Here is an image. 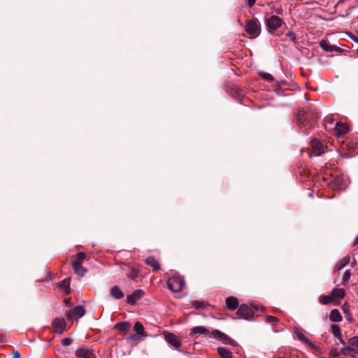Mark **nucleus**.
<instances>
[{"label": "nucleus", "instance_id": "obj_1", "mask_svg": "<svg viewBox=\"0 0 358 358\" xmlns=\"http://www.w3.org/2000/svg\"><path fill=\"white\" fill-rule=\"evenodd\" d=\"M323 181L326 185L335 190H342L344 189L343 186L345 184V178L343 176L333 174L331 175L330 178L323 177Z\"/></svg>", "mask_w": 358, "mask_h": 358}, {"label": "nucleus", "instance_id": "obj_2", "mask_svg": "<svg viewBox=\"0 0 358 358\" xmlns=\"http://www.w3.org/2000/svg\"><path fill=\"white\" fill-rule=\"evenodd\" d=\"M245 31L252 38L257 37L261 33V24L257 18L248 20L245 26Z\"/></svg>", "mask_w": 358, "mask_h": 358}, {"label": "nucleus", "instance_id": "obj_3", "mask_svg": "<svg viewBox=\"0 0 358 358\" xmlns=\"http://www.w3.org/2000/svg\"><path fill=\"white\" fill-rule=\"evenodd\" d=\"M185 284L184 280L180 276H173L167 280V286L173 292H178L182 290Z\"/></svg>", "mask_w": 358, "mask_h": 358}, {"label": "nucleus", "instance_id": "obj_4", "mask_svg": "<svg viewBox=\"0 0 358 358\" xmlns=\"http://www.w3.org/2000/svg\"><path fill=\"white\" fill-rule=\"evenodd\" d=\"M265 24L268 31L272 33L282 26V20L280 17L273 15L266 19Z\"/></svg>", "mask_w": 358, "mask_h": 358}, {"label": "nucleus", "instance_id": "obj_5", "mask_svg": "<svg viewBox=\"0 0 358 358\" xmlns=\"http://www.w3.org/2000/svg\"><path fill=\"white\" fill-rule=\"evenodd\" d=\"M236 314L239 319L249 320L254 315L253 310L246 304H241L237 308Z\"/></svg>", "mask_w": 358, "mask_h": 358}, {"label": "nucleus", "instance_id": "obj_6", "mask_svg": "<svg viewBox=\"0 0 358 358\" xmlns=\"http://www.w3.org/2000/svg\"><path fill=\"white\" fill-rule=\"evenodd\" d=\"M296 122L298 126L301 129H304V131H306L311 127V123L308 120V115L303 111H299L298 113L296 116Z\"/></svg>", "mask_w": 358, "mask_h": 358}, {"label": "nucleus", "instance_id": "obj_7", "mask_svg": "<svg viewBox=\"0 0 358 358\" xmlns=\"http://www.w3.org/2000/svg\"><path fill=\"white\" fill-rule=\"evenodd\" d=\"M294 334H296L297 338L306 343L310 348H311L312 350H315L317 349V347L316 345L308 338H307L303 333L302 330L299 328H295L294 329Z\"/></svg>", "mask_w": 358, "mask_h": 358}, {"label": "nucleus", "instance_id": "obj_8", "mask_svg": "<svg viewBox=\"0 0 358 358\" xmlns=\"http://www.w3.org/2000/svg\"><path fill=\"white\" fill-rule=\"evenodd\" d=\"M165 341L171 345L175 348L178 349L180 345L181 342L179 339L178 336H176L174 334L171 332H167L164 334Z\"/></svg>", "mask_w": 358, "mask_h": 358}, {"label": "nucleus", "instance_id": "obj_9", "mask_svg": "<svg viewBox=\"0 0 358 358\" xmlns=\"http://www.w3.org/2000/svg\"><path fill=\"white\" fill-rule=\"evenodd\" d=\"M211 337L220 341L224 344H231L232 340L227 335L219 330L215 329L211 331Z\"/></svg>", "mask_w": 358, "mask_h": 358}, {"label": "nucleus", "instance_id": "obj_10", "mask_svg": "<svg viewBox=\"0 0 358 358\" xmlns=\"http://www.w3.org/2000/svg\"><path fill=\"white\" fill-rule=\"evenodd\" d=\"M194 334H200L206 338H212L211 331L210 332L209 329L206 327L196 326L191 329L189 335L192 336Z\"/></svg>", "mask_w": 358, "mask_h": 358}, {"label": "nucleus", "instance_id": "obj_11", "mask_svg": "<svg viewBox=\"0 0 358 358\" xmlns=\"http://www.w3.org/2000/svg\"><path fill=\"white\" fill-rule=\"evenodd\" d=\"M320 46L321 48H322L325 52H342L343 50L334 45H330L329 44L328 41L327 40H322L320 41Z\"/></svg>", "mask_w": 358, "mask_h": 358}, {"label": "nucleus", "instance_id": "obj_12", "mask_svg": "<svg viewBox=\"0 0 358 358\" xmlns=\"http://www.w3.org/2000/svg\"><path fill=\"white\" fill-rule=\"evenodd\" d=\"M144 292L141 289H136L134 290L131 294L128 295L127 298V302L129 304L134 305L137 300L140 299L143 295Z\"/></svg>", "mask_w": 358, "mask_h": 358}, {"label": "nucleus", "instance_id": "obj_13", "mask_svg": "<svg viewBox=\"0 0 358 358\" xmlns=\"http://www.w3.org/2000/svg\"><path fill=\"white\" fill-rule=\"evenodd\" d=\"M311 145L314 154L317 156H320L324 152V147L323 144L317 139H313L311 141Z\"/></svg>", "mask_w": 358, "mask_h": 358}, {"label": "nucleus", "instance_id": "obj_14", "mask_svg": "<svg viewBox=\"0 0 358 358\" xmlns=\"http://www.w3.org/2000/svg\"><path fill=\"white\" fill-rule=\"evenodd\" d=\"M52 327L54 331L57 333L62 334L66 327V322L64 319L56 318L52 321Z\"/></svg>", "mask_w": 358, "mask_h": 358}, {"label": "nucleus", "instance_id": "obj_15", "mask_svg": "<svg viewBox=\"0 0 358 358\" xmlns=\"http://www.w3.org/2000/svg\"><path fill=\"white\" fill-rule=\"evenodd\" d=\"M85 314V309L83 306H77L74 307L72 310V312H69L67 314L68 317H71V316H74L77 318L82 317Z\"/></svg>", "mask_w": 358, "mask_h": 358}, {"label": "nucleus", "instance_id": "obj_16", "mask_svg": "<svg viewBox=\"0 0 358 358\" xmlns=\"http://www.w3.org/2000/svg\"><path fill=\"white\" fill-rule=\"evenodd\" d=\"M227 306L230 310H234L239 306V301L237 298L234 296H229L225 300Z\"/></svg>", "mask_w": 358, "mask_h": 358}, {"label": "nucleus", "instance_id": "obj_17", "mask_svg": "<svg viewBox=\"0 0 358 358\" xmlns=\"http://www.w3.org/2000/svg\"><path fill=\"white\" fill-rule=\"evenodd\" d=\"M92 350L85 348H80L76 351V356L78 358H91Z\"/></svg>", "mask_w": 358, "mask_h": 358}, {"label": "nucleus", "instance_id": "obj_18", "mask_svg": "<svg viewBox=\"0 0 358 358\" xmlns=\"http://www.w3.org/2000/svg\"><path fill=\"white\" fill-rule=\"evenodd\" d=\"M110 295L111 297H113L115 299H121L124 297V293L121 290V289L115 285L113 286L110 289Z\"/></svg>", "mask_w": 358, "mask_h": 358}, {"label": "nucleus", "instance_id": "obj_19", "mask_svg": "<svg viewBox=\"0 0 358 358\" xmlns=\"http://www.w3.org/2000/svg\"><path fill=\"white\" fill-rule=\"evenodd\" d=\"M72 266L75 273L80 277L84 276L87 273V269L84 268L81 264H78V262H73Z\"/></svg>", "mask_w": 358, "mask_h": 358}, {"label": "nucleus", "instance_id": "obj_20", "mask_svg": "<svg viewBox=\"0 0 358 358\" xmlns=\"http://www.w3.org/2000/svg\"><path fill=\"white\" fill-rule=\"evenodd\" d=\"M329 320L334 322H339L342 321L343 317L338 310L334 309L330 312Z\"/></svg>", "mask_w": 358, "mask_h": 358}, {"label": "nucleus", "instance_id": "obj_21", "mask_svg": "<svg viewBox=\"0 0 358 358\" xmlns=\"http://www.w3.org/2000/svg\"><path fill=\"white\" fill-rule=\"evenodd\" d=\"M145 262L146 264L152 267L153 271H158L160 269V265L156 259L152 256L145 259Z\"/></svg>", "mask_w": 358, "mask_h": 358}, {"label": "nucleus", "instance_id": "obj_22", "mask_svg": "<svg viewBox=\"0 0 358 358\" xmlns=\"http://www.w3.org/2000/svg\"><path fill=\"white\" fill-rule=\"evenodd\" d=\"M350 258L349 256H345L341 259L335 266L334 271H338L343 268L348 264H349Z\"/></svg>", "mask_w": 358, "mask_h": 358}, {"label": "nucleus", "instance_id": "obj_23", "mask_svg": "<svg viewBox=\"0 0 358 358\" xmlns=\"http://www.w3.org/2000/svg\"><path fill=\"white\" fill-rule=\"evenodd\" d=\"M134 329L136 334H140L141 336H148V334L145 331L143 325L138 321L135 322Z\"/></svg>", "mask_w": 358, "mask_h": 358}, {"label": "nucleus", "instance_id": "obj_24", "mask_svg": "<svg viewBox=\"0 0 358 358\" xmlns=\"http://www.w3.org/2000/svg\"><path fill=\"white\" fill-rule=\"evenodd\" d=\"M217 351L222 358H232L233 357L231 352L227 348L218 347Z\"/></svg>", "mask_w": 358, "mask_h": 358}, {"label": "nucleus", "instance_id": "obj_25", "mask_svg": "<svg viewBox=\"0 0 358 358\" xmlns=\"http://www.w3.org/2000/svg\"><path fill=\"white\" fill-rule=\"evenodd\" d=\"M70 282L69 278H65L59 283L60 289H63L66 294L70 293Z\"/></svg>", "mask_w": 358, "mask_h": 358}, {"label": "nucleus", "instance_id": "obj_26", "mask_svg": "<svg viewBox=\"0 0 358 358\" xmlns=\"http://www.w3.org/2000/svg\"><path fill=\"white\" fill-rule=\"evenodd\" d=\"M130 327L129 322H120L115 324L114 329L120 331H127Z\"/></svg>", "mask_w": 358, "mask_h": 358}, {"label": "nucleus", "instance_id": "obj_27", "mask_svg": "<svg viewBox=\"0 0 358 358\" xmlns=\"http://www.w3.org/2000/svg\"><path fill=\"white\" fill-rule=\"evenodd\" d=\"M336 130L338 135H343L348 131L347 125L342 122H337L336 124Z\"/></svg>", "mask_w": 358, "mask_h": 358}, {"label": "nucleus", "instance_id": "obj_28", "mask_svg": "<svg viewBox=\"0 0 358 358\" xmlns=\"http://www.w3.org/2000/svg\"><path fill=\"white\" fill-rule=\"evenodd\" d=\"M348 344L353 348V352L358 355V336H355L348 340Z\"/></svg>", "mask_w": 358, "mask_h": 358}, {"label": "nucleus", "instance_id": "obj_29", "mask_svg": "<svg viewBox=\"0 0 358 358\" xmlns=\"http://www.w3.org/2000/svg\"><path fill=\"white\" fill-rule=\"evenodd\" d=\"M332 298L343 299L345 296V290L342 288H335L331 294Z\"/></svg>", "mask_w": 358, "mask_h": 358}, {"label": "nucleus", "instance_id": "obj_30", "mask_svg": "<svg viewBox=\"0 0 358 358\" xmlns=\"http://www.w3.org/2000/svg\"><path fill=\"white\" fill-rule=\"evenodd\" d=\"M139 272L134 267L130 268V272L127 275V278L131 280L137 281V278L138 277Z\"/></svg>", "mask_w": 358, "mask_h": 358}, {"label": "nucleus", "instance_id": "obj_31", "mask_svg": "<svg viewBox=\"0 0 358 358\" xmlns=\"http://www.w3.org/2000/svg\"><path fill=\"white\" fill-rule=\"evenodd\" d=\"M333 298L331 295H321L319 297V302L322 305H327L331 303Z\"/></svg>", "mask_w": 358, "mask_h": 358}, {"label": "nucleus", "instance_id": "obj_32", "mask_svg": "<svg viewBox=\"0 0 358 358\" xmlns=\"http://www.w3.org/2000/svg\"><path fill=\"white\" fill-rule=\"evenodd\" d=\"M192 306L197 310H201L207 306V304L203 301H192Z\"/></svg>", "mask_w": 358, "mask_h": 358}, {"label": "nucleus", "instance_id": "obj_33", "mask_svg": "<svg viewBox=\"0 0 358 358\" xmlns=\"http://www.w3.org/2000/svg\"><path fill=\"white\" fill-rule=\"evenodd\" d=\"M331 330L335 338H338L341 336V331L338 325L332 324L331 326Z\"/></svg>", "mask_w": 358, "mask_h": 358}, {"label": "nucleus", "instance_id": "obj_34", "mask_svg": "<svg viewBox=\"0 0 358 358\" xmlns=\"http://www.w3.org/2000/svg\"><path fill=\"white\" fill-rule=\"evenodd\" d=\"M265 321L266 322L269 323L273 326L276 325L279 322L277 317L271 315H266L265 317Z\"/></svg>", "mask_w": 358, "mask_h": 358}, {"label": "nucleus", "instance_id": "obj_35", "mask_svg": "<svg viewBox=\"0 0 358 358\" xmlns=\"http://www.w3.org/2000/svg\"><path fill=\"white\" fill-rule=\"evenodd\" d=\"M87 257V255L85 252H78L76 255V260L73 262H78V264H81Z\"/></svg>", "mask_w": 358, "mask_h": 358}, {"label": "nucleus", "instance_id": "obj_36", "mask_svg": "<svg viewBox=\"0 0 358 358\" xmlns=\"http://www.w3.org/2000/svg\"><path fill=\"white\" fill-rule=\"evenodd\" d=\"M351 272L350 270H346L343 275L341 284L345 285L351 277Z\"/></svg>", "mask_w": 358, "mask_h": 358}, {"label": "nucleus", "instance_id": "obj_37", "mask_svg": "<svg viewBox=\"0 0 358 358\" xmlns=\"http://www.w3.org/2000/svg\"><path fill=\"white\" fill-rule=\"evenodd\" d=\"M260 76L262 79L265 80H267V81H269V82H273L274 81V78L273 76L268 73H260Z\"/></svg>", "mask_w": 358, "mask_h": 358}, {"label": "nucleus", "instance_id": "obj_38", "mask_svg": "<svg viewBox=\"0 0 358 358\" xmlns=\"http://www.w3.org/2000/svg\"><path fill=\"white\" fill-rule=\"evenodd\" d=\"M350 352H353V348L350 345H344V347L341 349V353L343 355H348Z\"/></svg>", "mask_w": 358, "mask_h": 358}, {"label": "nucleus", "instance_id": "obj_39", "mask_svg": "<svg viewBox=\"0 0 358 358\" xmlns=\"http://www.w3.org/2000/svg\"><path fill=\"white\" fill-rule=\"evenodd\" d=\"M72 343H73V339L71 338H69V337L64 338L62 341V344L64 346H69V345H71Z\"/></svg>", "mask_w": 358, "mask_h": 358}, {"label": "nucleus", "instance_id": "obj_40", "mask_svg": "<svg viewBox=\"0 0 358 358\" xmlns=\"http://www.w3.org/2000/svg\"><path fill=\"white\" fill-rule=\"evenodd\" d=\"M286 36H288L292 41L297 43L296 36L294 31H289L287 33Z\"/></svg>", "mask_w": 358, "mask_h": 358}, {"label": "nucleus", "instance_id": "obj_41", "mask_svg": "<svg viewBox=\"0 0 358 358\" xmlns=\"http://www.w3.org/2000/svg\"><path fill=\"white\" fill-rule=\"evenodd\" d=\"M141 336L138 334H134L131 335L129 338H127L128 341H138Z\"/></svg>", "mask_w": 358, "mask_h": 358}, {"label": "nucleus", "instance_id": "obj_42", "mask_svg": "<svg viewBox=\"0 0 358 358\" xmlns=\"http://www.w3.org/2000/svg\"><path fill=\"white\" fill-rule=\"evenodd\" d=\"M256 0H248V5L250 8L252 7L255 3Z\"/></svg>", "mask_w": 358, "mask_h": 358}, {"label": "nucleus", "instance_id": "obj_43", "mask_svg": "<svg viewBox=\"0 0 358 358\" xmlns=\"http://www.w3.org/2000/svg\"><path fill=\"white\" fill-rule=\"evenodd\" d=\"M13 358H21L20 354L18 351H15L13 355Z\"/></svg>", "mask_w": 358, "mask_h": 358}, {"label": "nucleus", "instance_id": "obj_44", "mask_svg": "<svg viewBox=\"0 0 358 358\" xmlns=\"http://www.w3.org/2000/svg\"><path fill=\"white\" fill-rule=\"evenodd\" d=\"M336 338L339 341L341 345H343V346L346 345L345 341L342 338L341 336L340 337H338V338Z\"/></svg>", "mask_w": 358, "mask_h": 358}, {"label": "nucleus", "instance_id": "obj_45", "mask_svg": "<svg viewBox=\"0 0 358 358\" xmlns=\"http://www.w3.org/2000/svg\"><path fill=\"white\" fill-rule=\"evenodd\" d=\"M252 307L254 309H255L257 310H259V306L257 305H252Z\"/></svg>", "mask_w": 358, "mask_h": 358}, {"label": "nucleus", "instance_id": "obj_46", "mask_svg": "<svg viewBox=\"0 0 358 358\" xmlns=\"http://www.w3.org/2000/svg\"><path fill=\"white\" fill-rule=\"evenodd\" d=\"M64 302H65V303H66V305H67V304H69V302H70V299H64Z\"/></svg>", "mask_w": 358, "mask_h": 358}, {"label": "nucleus", "instance_id": "obj_47", "mask_svg": "<svg viewBox=\"0 0 358 358\" xmlns=\"http://www.w3.org/2000/svg\"><path fill=\"white\" fill-rule=\"evenodd\" d=\"M282 12V9H278V10H276L277 14H281Z\"/></svg>", "mask_w": 358, "mask_h": 358}, {"label": "nucleus", "instance_id": "obj_48", "mask_svg": "<svg viewBox=\"0 0 358 358\" xmlns=\"http://www.w3.org/2000/svg\"><path fill=\"white\" fill-rule=\"evenodd\" d=\"M355 243H358V236L355 239Z\"/></svg>", "mask_w": 358, "mask_h": 358}, {"label": "nucleus", "instance_id": "obj_49", "mask_svg": "<svg viewBox=\"0 0 358 358\" xmlns=\"http://www.w3.org/2000/svg\"><path fill=\"white\" fill-rule=\"evenodd\" d=\"M310 196H311V197H313V193H310Z\"/></svg>", "mask_w": 358, "mask_h": 358}]
</instances>
